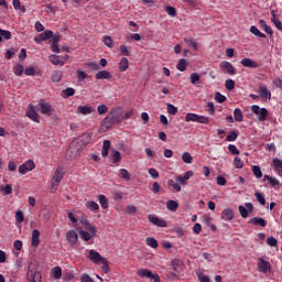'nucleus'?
Instances as JSON below:
<instances>
[{
    "label": "nucleus",
    "instance_id": "1",
    "mask_svg": "<svg viewBox=\"0 0 282 282\" xmlns=\"http://www.w3.org/2000/svg\"><path fill=\"white\" fill-rule=\"evenodd\" d=\"M124 109L120 106L112 108L108 115L102 119L101 127L104 129H111L113 124H120L122 122V115Z\"/></svg>",
    "mask_w": 282,
    "mask_h": 282
},
{
    "label": "nucleus",
    "instance_id": "2",
    "mask_svg": "<svg viewBox=\"0 0 282 282\" xmlns=\"http://www.w3.org/2000/svg\"><path fill=\"white\" fill-rule=\"evenodd\" d=\"M91 142V134L89 133H84L78 138V141L73 142L69 148H68V152L69 151H74L75 149H78V147H80V144L83 147H87V144H89Z\"/></svg>",
    "mask_w": 282,
    "mask_h": 282
},
{
    "label": "nucleus",
    "instance_id": "3",
    "mask_svg": "<svg viewBox=\"0 0 282 282\" xmlns=\"http://www.w3.org/2000/svg\"><path fill=\"white\" fill-rule=\"evenodd\" d=\"M37 111H40V113H42L43 116H52V113H54V108H52V105H50V102L42 99L39 102Z\"/></svg>",
    "mask_w": 282,
    "mask_h": 282
},
{
    "label": "nucleus",
    "instance_id": "4",
    "mask_svg": "<svg viewBox=\"0 0 282 282\" xmlns=\"http://www.w3.org/2000/svg\"><path fill=\"white\" fill-rule=\"evenodd\" d=\"M186 122H199L200 124H208L210 120L208 117L195 115V113H187L185 117Z\"/></svg>",
    "mask_w": 282,
    "mask_h": 282
},
{
    "label": "nucleus",
    "instance_id": "5",
    "mask_svg": "<svg viewBox=\"0 0 282 282\" xmlns=\"http://www.w3.org/2000/svg\"><path fill=\"white\" fill-rule=\"evenodd\" d=\"M41 279H43L41 273L39 271L32 269L31 265H29L28 273H26V280L30 282H41Z\"/></svg>",
    "mask_w": 282,
    "mask_h": 282
},
{
    "label": "nucleus",
    "instance_id": "6",
    "mask_svg": "<svg viewBox=\"0 0 282 282\" xmlns=\"http://www.w3.org/2000/svg\"><path fill=\"white\" fill-rule=\"evenodd\" d=\"M34 169H36V164H34L33 160H29L19 166V173H21V175H25L28 171H34Z\"/></svg>",
    "mask_w": 282,
    "mask_h": 282
},
{
    "label": "nucleus",
    "instance_id": "7",
    "mask_svg": "<svg viewBox=\"0 0 282 282\" xmlns=\"http://www.w3.org/2000/svg\"><path fill=\"white\" fill-rule=\"evenodd\" d=\"M245 206L239 205L238 207V210L243 219L248 217V213H252V210H254V206L252 205V203H246Z\"/></svg>",
    "mask_w": 282,
    "mask_h": 282
},
{
    "label": "nucleus",
    "instance_id": "8",
    "mask_svg": "<svg viewBox=\"0 0 282 282\" xmlns=\"http://www.w3.org/2000/svg\"><path fill=\"white\" fill-rule=\"evenodd\" d=\"M54 36V32L51 30H46L43 33L36 35L34 37L35 43H43V41H48V39H52Z\"/></svg>",
    "mask_w": 282,
    "mask_h": 282
},
{
    "label": "nucleus",
    "instance_id": "9",
    "mask_svg": "<svg viewBox=\"0 0 282 282\" xmlns=\"http://www.w3.org/2000/svg\"><path fill=\"white\" fill-rule=\"evenodd\" d=\"M220 69L223 72H226V74H229L230 76H235L237 69H235V66L230 64V62H221L220 63Z\"/></svg>",
    "mask_w": 282,
    "mask_h": 282
},
{
    "label": "nucleus",
    "instance_id": "10",
    "mask_svg": "<svg viewBox=\"0 0 282 282\" xmlns=\"http://www.w3.org/2000/svg\"><path fill=\"white\" fill-rule=\"evenodd\" d=\"M258 94H259V96H261L264 100H270V98H272V94L270 93V90L268 89V87L263 86V84H260V85H259Z\"/></svg>",
    "mask_w": 282,
    "mask_h": 282
},
{
    "label": "nucleus",
    "instance_id": "11",
    "mask_svg": "<svg viewBox=\"0 0 282 282\" xmlns=\"http://www.w3.org/2000/svg\"><path fill=\"white\" fill-rule=\"evenodd\" d=\"M258 270L263 274H268V270H270V262L263 260L262 258L258 259Z\"/></svg>",
    "mask_w": 282,
    "mask_h": 282
},
{
    "label": "nucleus",
    "instance_id": "12",
    "mask_svg": "<svg viewBox=\"0 0 282 282\" xmlns=\"http://www.w3.org/2000/svg\"><path fill=\"white\" fill-rule=\"evenodd\" d=\"M148 219H149L150 224H153L154 226H159V228H166V221L160 219L159 217L149 215Z\"/></svg>",
    "mask_w": 282,
    "mask_h": 282
},
{
    "label": "nucleus",
    "instance_id": "13",
    "mask_svg": "<svg viewBox=\"0 0 282 282\" xmlns=\"http://www.w3.org/2000/svg\"><path fill=\"white\" fill-rule=\"evenodd\" d=\"M66 239L68 243H72V246H74L78 242V234L76 232V230L70 229L66 232Z\"/></svg>",
    "mask_w": 282,
    "mask_h": 282
},
{
    "label": "nucleus",
    "instance_id": "14",
    "mask_svg": "<svg viewBox=\"0 0 282 282\" xmlns=\"http://www.w3.org/2000/svg\"><path fill=\"white\" fill-rule=\"evenodd\" d=\"M94 111H96V109L89 105L79 106L77 108V113H82V116H89V113H94Z\"/></svg>",
    "mask_w": 282,
    "mask_h": 282
},
{
    "label": "nucleus",
    "instance_id": "15",
    "mask_svg": "<svg viewBox=\"0 0 282 282\" xmlns=\"http://www.w3.org/2000/svg\"><path fill=\"white\" fill-rule=\"evenodd\" d=\"M40 237L41 231H39L37 229L33 230L31 238V246H33V248H39V245L41 243Z\"/></svg>",
    "mask_w": 282,
    "mask_h": 282
},
{
    "label": "nucleus",
    "instance_id": "16",
    "mask_svg": "<svg viewBox=\"0 0 282 282\" xmlns=\"http://www.w3.org/2000/svg\"><path fill=\"white\" fill-rule=\"evenodd\" d=\"M96 80H111V73L108 70H99L95 75Z\"/></svg>",
    "mask_w": 282,
    "mask_h": 282
},
{
    "label": "nucleus",
    "instance_id": "17",
    "mask_svg": "<svg viewBox=\"0 0 282 282\" xmlns=\"http://www.w3.org/2000/svg\"><path fill=\"white\" fill-rule=\"evenodd\" d=\"M89 259L93 261V263H101L102 260H105L104 257L98 253L96 250H90L89 251Z\"/></svg>",
    "mask_w": 282,
    "mask_h": 282
},
{
    "label": "nucleus",
    "instance_id": "18",
    "mask_svg": "<svg viewBox=\"0 0 282 282\" xmlns=\"http://www.w3.org/2000/svg\"><path fill=\"white\" fill-rule=\"evenodd\" d=\"M240 63L243 67H249L250 69H257L259 67V63L250 58H243Z\"/></svg>",
    "mask_w": 282,
    "mask_h": 282
},
{
    "label": "nucleus",
    "instance_id": "19",
    "mask_svg": "<svg viewBox=\"0 0 282 282\" xmlns=\"http://www.w3.org/2000/svg\"><path fill=\"white\" fill-rule=\"evenodd\" d=\"M61 180H63V167H57L53 176V186H58L61 184Z\"/></svg>",
    "mask_w": 282,
    "mask_h": 282
},
{
    "label": "nucleus",
    "instance_id": "20",
    "mask_svg": "<svg viewBox=\"0 0 282 282\" xmlns=\"http://www.w3.org/2000/svg\"><path fill=\"white\" fill-rule=\"evenodd\" d=\"M28 118L30 120H33V122H40L39 120V112H36V109H34V106L30 105V110L26 112Z\"/></svg>",
    "mask_w": 282,
    "mask_h": 282
},
{
    "label": "nucleus",
    "instance_id": "21",
    "mask_svg": "<svg viewBox=\"0 0 282 282\" xmlns=\"http://www.w3.org/2000/svg\"><path fill=\"white\" fill-rule=\"evenodd\" d=\"M80 224L85 227V230H88L91 235H96L97 230L95 226H91L87 219H82Z\"/></svg>",
    "mask_w": 282,
    "mask_h": 282
},
{
    "label": "nucleus",
    "instance_id": "22",
    "mask_svg": "<svg viewBox=\"0 0 282 282\" xmlns=\"http://www.w3.org/2000/svg\"><path fill=\"white\" fill-rule=\"evenodd\" d=\"M137 274L141 279H144V278L151 279L154 275L153 272H151V270H147V269H139Z\"/></svg>",
    "mask_w": 282,
    "mask_h": 282
},
{
    "label": "nucleus",
    "instance_id": "23",
    "mask_svg": "<svg viewBox=\"0 0 282 282\" xmlns=\"http://www.w3.org/2000/svg\"><path fill=\"white\" fill-rule=\"evenodd\" d=\"M110 149H111V141L105 140L102 143V150H101L102 158H107V155H109Z\"/></svg>",
    "mask_w": 282,
    "mask_h": 282
},
{
    "label": "nucleus",
    "instance_id": "24",
    "mask_svg": "<svg viewBox=\"0 0 282 282\" xmlns=\"http://www.w3.org/2000/svg\"><path fill=\"white\" fill-rule=\"evenodd\" d=\"M249 224H252L253 226H261L262 228H265V219L261 217H253L249 220Z\"/></svg>",
    "mask_w": 282,
    "mask_h": 282
},
{
    "label": "nucleus",
    "instance_id": "25",
    "mask_svg": "<svg viewBox=\"0 0 282 282\" xmlns=\"http://www.w3.org/2000/svg\"><path fill=\"white\" fill-rule=\"evenodd\" d=\"M221 218L225 219V221H232V219H235V213L232 209H225Z\"/></svg>",
    "mask_w": 282,
    "mask_h": 282
},
{
    "label": "nucleus",
    "instance_id": "26",
    "mask_svg": "<svg viewBox=\"0 0 282 282\" xmlns=\"http://www.w3.org/2000/svg\"><path fill=\"white\" fill-rule=\"evenodd\" d=\"M166 208H167V210L175 213V210H177V208H180V204L176 200L170 199L166 202Z\"/></svg>",
    "mask_w": 282,
    "mask_h": 282
},
{
    "label": "nucleus",
    "instance_id": "27",
    "mask_svg": "<svg viewBox=\"0 0 282 282\" xmlns=\"http://www.w3.org/2000/svg\"><path fill=\"white\" fill-rule=\"evenodd\" d=\"M79 237L84 241H89L91 237H96V235L91 234L90 231L79 230Z\"/></svg>",
    "mask_w": 282,
    "mask_h": 282
},
{
    "label": "nucleus",
    "instance_id": "28",
    "mask_svg": "<svg viewBox=\"0 0 282 282\" xmlns=\"http://www.w3.org/2000/svg\"><path fill=\"white\" fill-rule=\"evenodd\" d=\"M53 83H61L63 78V72L61 70H54L51 76Z\"/></svg>",
    "mask_w": 282,
    "mask_h": 282
},
{
    "label": "nucleus",
    "instance_id": "29",
    "mask_svg": "<svg viewBox=\"0 0 282 282\" xmlns=\"http://www.w3.org/2000/svg\"><path fill=\"white\" fill-rule=\"evenodd\" d=\"M48 58L53 65H65V61L61 59L58 55H51Z\"/></svg>",
    "mask_w": 282,
    "mask_h": 282
},
{
    "label": "nucleus",
    "instance_id": "30",
    "mask_svg": "<svg viewBox=\"0 0 282 282\" xmlns=\"http://www.w3.org/2000/svg\"><path fill=\"white\" fill-rule=\"evenodd\" d=\"M119 69H120V72H127V69H129V59L127 57H123L120 61Z\"/></svg>",
    "mask_w": 282,
    "mask_h": 282
},
{
    "label": "nucleus",
    "instance_id": "31",
    "mask_svg": "<svg viewBox=\"0 0 282 282\" xmlns=\"http://www.w3.org/2000/svg\"><path fill=\"white\" fill-rule=\"evenodd\" d=\"M187 65H188V62L185 58H182L178 61L176 65V69H178V72H186Z\"/></svg>",
    "mask_w": 282,
    "mask_h": 282
},
{
    "label": "nucleus",
    "instance_id": "32",
    "mask_svg": "<svg viewBox=\"0 0 282 282\" xmlns=\"http://www.w3.org/2000/svg\"><path fill=\"white\" fill-rule=\"evenodd\" d=\"M110 158H112L113 164H118V162H120V160H122L120 151H117V150L111 151Z\"/></svg>",
    "mask_w": 282,
    "mask_h": 282
},
{
    "label": "nucleus",
    "instance_id": "33",
    "mask_svg": "<svg viewBox=\"0 0 282 282\" xmlns=\"http://www.w3.org/2000/svg\"><path fill=\"white\" fill-rule=\"evenodd\" d=\"M98 202H99L101 208H105V209L109 208V200H107V196L99 195L98 196Z\"/></svg>",
    "mask_w": 282,
    "mask_h": 282
},
{
    "label": "nucleus",
    "instance_id": "34",
    "mask_svg": "<svg viewBox=\"0 0 282 282\" xmlns=\"http://www.w3.org/2000/svg\"><path fill=\"white\" fill-rule=\"evenodd\" d=\"M172 268L175 272H182V260L180 259H174L172 261Z\"/></svg>",
    "mask_w": 282,
    "mask_h": 282
},
{
    "label": "nucleus",
    "instance_id": "35",
    "mask_svg": "<svg viewBox=\"0 0 282 282\" xmlns=\"http://www.w3.org/2000/svg\"><path fill=\"white\" fill-rule=\"evenodd\" d=\"M234 117L236 122H243V112H241V109L236 108L234 111Z\"/></svg>",
    "mask_w": 282,
    "mask_h": 282
},
{
    "label": "nucleus",
    "instance_id": "36",
    "mask_svg": "<svg viewBox=\"0 0 282 282\" xmlns=\"http://www.w3.org/2000/svg\"><path fill=\"white\" fill-rule=\"evenodd\" d=\"M3 39H6L7 41H10V39H12V33L10 31L0 29V43L1 41H3Z\"/></svg>",
    "mask_w": 282,
    "mask_h": 282
},
{
    "label": "nucleus",
    "instance_id": "37",
    "mask_svg": "<svg viewBox=\"0 0 282 282\" xmlns=\"http://www.w3.org/2000/svg\"><path fill=\"white\" fill-rule=\"evenodd\" d=\"M271 15L272 22L274 23L275 28H278V30H282V23L281 20H279V18L276 17V13L274 11H271Z\"/></svg>",
    "mask_w": 282,
    "mask_h": 282
},
{
    "label": "nucleus",
    "instance_id": "38",
    "mask_svg": "<svg viewBox=\"0 0 282 282\" xmlns=\"http://www.w3.org/2000/svg\"><path fill=\"white\" fill-rule=\"evenodd\" d=\"M267 119H268V109L261 108V110H260V112H259V115H258V120H259L260 122H263V121H265Z\"/></svg>",
    "mask_w": 282,
    "mask_h": 282
},
{
    "label": "nucleus",
    "instance_id": "39",
    "mask_svg": "<svg viewBox=\"0 0 282 282\" xmlns=\"http://www.w3.org/2000/svg\"><path fill=\"white\" fill-rule=\"evenodd\" d=\"M13 72H14L15 76H23V72H25V67H23V65H21V64H17L13 67Z\"/></svg>",
    "mask_w": 282,
    "mask_h": 282
},
{
    "label": "nucleus",
    "instance_id": "40",
    "mask_svg": "<svg viewBox=\"0 0 282 282\" xmlns=\"http://www.w3.org/2000/svg\"><path fill=\"white\" fill-rule=\"evenodd\" d=\"M252 173L256 175L257 180H261V177H263V172H261V167L259 165H254L252 167Z\"/></svg>",
    "mask_w": 282,
    "mask_h": 282
},
{
    "label": "nucleus",
    "instance_id": "41",
    "mask_svg": "<svg viewBox=\"0 0 282 282\" xmlns=\"http://www.w3.org/2000/svg\"><path fill=\"white\" fill-rule=\"evenodd\" d=\"M86 208H88V210H98L100 206L98 205V203L89 200L86 203Z\"/></svg>",
    "mask_w": 282,
    "mask_h": 282
},
{
    "label": "nucleus",
    "instance_id": "42",
    "mask_svg": "<svg viewBox=\"0 0 282 282\" xmlns=\"http://www.w3.org/2000/svg\"><path fill=\"white\" fill-rule=\"evenodd\" d=\"M182 160L185 164H193V156L188 152L182 154Z\"/></svg>",
    "mask_w": 282,
    "mask_h": 282
},
{
    "label": "nucleus",
    "instance_id": "43",
    "mask_svg": "<svg viewBox=\"0 0 282 282\" xmlns=\"http://www.w3.org/2000/svg\"><path fill=\"white\" fill-rule=\"evenodd\" d=\"M259 23H260V26L263 28L264 32H267V34H269L270 36H272V34H273L272 28L268 26V24L265 23L264 20H260Z\"/></svg>",
    "mask_w": 282,
    "mask_h": 282
},
{
    "label": "nucleus",
    "instance_id": "44",
    "mask_svg": "<svg viewBox=\"0 0 282 282\" xmlns=\"http://www.w3.org/2000/svg\"><path fill=\"white\" fill-rule=\"evenodd\" d=\"M251 34H254V36H258L259 39H265V34L261 33L257 26H251L250 28Z\"/></svg>",
    "mask_w": 282,
    "mask_h": 282
},
{
    "label": "nucleus",
    "instance_id": "45",
    "mask_svg": "<svg viewBox=\"0 0 282 282\" xmlns=\"http://www.w3.org/2000/svg\"><path fill=\"white\" fill-rule=\"evenodd\" d=\"M273 166H274V170H275L278 173H282V161H281V160L274 159V160H273Z\"/></svg>",
    "mask_w": 282,
    "mask_h": 282
},
{
    "label": "nucleus",
    "instance_id": "46",
    "mask_svg": "<svg viewBox=\"0 0 282 282\" xmlns=\"http://www.w3.org/2000/svg\"><path fill=\"white\" fill-rule=\"evenodd\" d=\"M97 111H98L99 116H105V113H107V111H109V108L107 107V105L101 104L97 107Z\"/></svg>",
    "mask_w": 282,
    "mask_h": 282
},
{
    "label": "nucleus",
    "instance_id": "47",
    "mask_svg": "<svg viewBox=\"0 0 282 282\" xmlns=\"http://www.w3.org/2000/svg\"><path fill=\"white\" fill-rule=\"evenodd\" d=\"M184 41L187 45L193 46L194 51L197 52L198 47H197V43L195 42V40H193L192 37H185Z\"/></svg>",
    "mask_w": 282,
    "mask_h": 282
},
{
    "label": "nucleus",
    "instance_id": "48",
    "mask_svg": "<svg viewBox=\"0 0 282 282\" xmlns=\"http://www.w3.org/2000/svg\"><path fill=\"white\" fill-rule=\"evenodd\" d=\"M167 185L172 186L174 191H177V193H180L182 191V186L180 184L175 183V181H173V180H169Z\"/></svg>",
    "mask_w": 282,
    "mask_h": 282
},
{
    "label": "nucleus",
    "instance_id": "49",
    "mask_svg": "<svg viewBox=\"0 0 282 282\" xmlns=\"http://www.w3.org/2000/svg\"><path fill=\"white\" fill-rule=\"evenodd\" d=\"M254 196L257 198V202H259V204H261V206H265V197H263V194L256 192Z\"/></svg>",
    "mask_w": 282,
    "mask_h": 282
},
{
    "label": "nucleus",
    "instance_id": "50",
    "mask_svg": "<svg viewBox=\"0 0 282 282\" xmlns=\"http://www.w3.org/2000/svg\"><path fill=\"white\" fill-rule=\"evenodd\" d=\"M263 180H268L269 183L271 184V186H279V180L272 177V176H269V175H264Z\"/></svg>",
    "mask_w": 282,
    "mask_h": 282
},
{
    "label": "nucleus",
    "instance_id": "51",
    "mask_svg": "<svg viewBox=\"0 0 282 282\" xmlns=\"http://www.w3.org/2000/svg\"><path fill=\"white\" fill-rule=\"evenodd\" d=\"M14 10H21V12H25V7H21V0H12Z\"/></svg>",
    "mask_w": 282,
    "mask_h": 282
},
{
    "label": "nucleus",
    "instance_id": "52",
    "mask_svg": "<svg viewBox=\"0 0 282 282\" xmlns=\"http://www.w3.org/2000/svg\"><path fill=\"white\" fill-rule=\"evenodd\" d=\"M238 137H239V134H237L236 131H231V132L226 137V141H227V142H235V140H237Z\"/></svg>",
    "mask_w": 282,
    "mask_h": 282
},
{
    "label": "nucleus",
    "instance_id": "53",
    "mask_svg": "<svg viewBox=\"0 0 282 282\" xmlns=\"http://www.w3.org/2000/svg\"><path fill=\"white\" fill-rule=\"evenodd\" d=\"M267 243L268 246H271V248H276V246H279V240L274 237H270L267 239Z\"/></svg>",
    "mask_w": 282,
    "mask_h": 282
},
{
    "label": "nucleus",
    "instance_id": "54",
    "mask_svg": "<svg viewBox=\"0 0 282 282\" xmlns=\"http://www.w3.org/2000/svg\"><path fill=\"white\" fill-rule=\"evenodd\" d=\"M145 243H148L150 248H158V240H155V238H147Z\"/></svg>",
    "mask_w": 282,
    "mask_h": 282
},
{
    "label": "nucleus",
    "instance_id": "55",
    "mask_svg": "<svg viewBox=\"0 0 282 282\" xmlns=\"http://www.w3.org/2000/svg\"><path fill=\"white\" fill-rule=\"evenodd\" d=\"M225 87H226V89H228V91H232V89H235V80L227 79L225 82Z\"/></svg>",
    "mask_w": 282,
    "mask_h": 282
},
{
    "label": "nucleus",
    "instance_id": "56",
    "mask_svg": "<svg viewBox=\"0 0 282 282\" xmlns=\"http://www.w3.org/2000/svg\"><path fill=\"white\" fill-rule=\"evenodd\" d=\"M104 44L107 46V47H113V40L111 39V36L109 35H106L104 37Z\"/></svg>",
    "mask_w": 282,
    "mask_h": 282
},
{
    "label": "nucleus",
    "instance_id": "57",
    "mask_svg": "<svg viewBox=\"0 0 282 282\" xmlns=\"http://www.w3.org/2000/svg\"><path fill=\"white\" fill-rule=\"evenodd\" d=\"M165 11L167 12L169 17H177V10L174 7H166Z\"/></svg>",
    "mask_w": 282,
    "mask_h": 282
},
{
    "label": "nucleus",
    "instance_id": "58",
    "mask_svg": "<svg viewBox=\"0 0 282 282\" xmlns=\"http://www.w3.org/2000/svg\"><path fill=\"white\" fill-rule=\"evenodd\" d=\"M167 113H170V116H175L177 113V107L172 104H167Z\"/></svg>",
    "mask_w": 282,
    "mask_h": 282
},
{
    "label": "nucleus",
    "instance_id": "59",
    "mask_svg": "<svg viewBox=\"0 0 282 282\" xmlns=\"http://www.w3.org/2000/svg\"><path fill=\"white\" fill-rule=\"evenodd\" d=\"M53 276L55 279H61V276H63V270L61 269V267H56L54 270H53Z\"/></svg>",
    "mask_w": 282,
    "mask_h": 282
},
{
    "label": "nucleus",
    "instance_id": "60",
    "mask_svg": "<svg viewBox=\"0 0 282 282\" xmlns=\"http://www.w3.org/2000/svg\"><path fill=\"white\" fill-rule=\"evenodd\" d=\"M234 166H235L236 169H243V161H241V160L239 159V156H236V158L234 159Z\"/></svg>",
    "mask_w": 282,
    "mask_h": 282
},
{
    "label": "nucleus",
    "instance_id": "61",
    "mask_svg": "<svg viewBox=\"0 0 282 282\" xmlns=\"http://www.w3.org/2000/svg\"><path fill=\"white\" fill-rule=\"evenodd\" d=\"M23 219H25V217L23 216V212L18 210L15 213V220L18 221V224H23Z\"/></svg>",
    "mask_w": 282,
    "mask_h": 282
},
{
    "label": "nucleus",
    "instance_id": "62",
    "mask_svg": "<svg viewBox=\"0 0 282 282\" xmlns=\"http://www.w3.org/2000/svg\"><path fill=\"white\" fill-rule=\"evenodd\" d=\"M1 192L4 193V195H12V185L7 184L4 187H1Z\"/></svg>",
    "mask_w": 282,
    "mask_h": 282
},
{
    "label": "nucleus",
    "instance_id": "63",
    "mask_svg": "<svg viewBox=\"0 0 282 282\" xmlns=\"http://www.w3.org/2000/svg\"><path fill=\"white\" fill-rule=\"evenodd\" d=\"M215 100L216 102H226V96L221 95L220 93L215 94Z\"/></svg>",
    "mask_w": 282,
    "mask_h": 282
},
{
    "label": "nucleus",
    "instance_id": "64",
    "mask_svg": "<svg viewBox=\"0 0 282 282\" xmlns=\"http://www.w3.org/2000/svg\"><path fill=\"white\" fill-rule=\"evenodd\" d=\"M82 282H95L94 279H91V276H89V274H84L80 278Z\"/></svg>",
    "mask_w": 282,
    "mask_h": 282
}]
</instances>
